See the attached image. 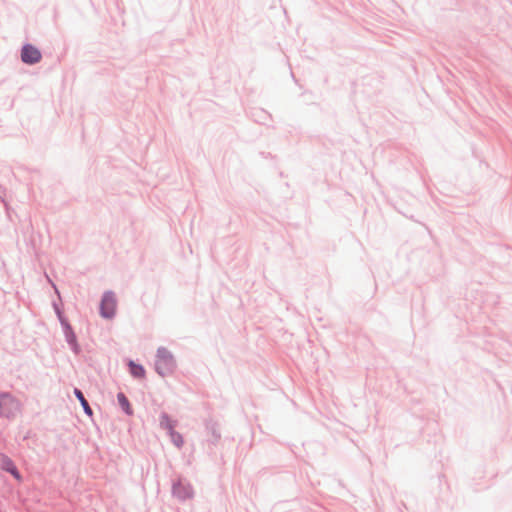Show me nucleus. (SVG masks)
Returning a JSON list of instances; mask_svg holds the SVG:
<instances>
[{
	"label": "nucleus",
	"mask_w": 512,
	"mask_h": 512,
	"mask_svg": "<svg viewBox=\"0 0 512 512\" xmlns=\"http://www.w3.org/2000/svg\"><path fill=\"white\" fill-rule=\"evenodd\" d=\"M161 425L162 427H164L165 429H167L169 432H171L172 430H174V425L172 423V421L168 418V416L166 415H163L162 416V420H161Z\"/></svg>",
	"instance_id": "9"
},
{
	"label": "nucleus",
	"mask_w": 512,
	"mask_h": 512,
	"mask_svg": "<svg viewBox=\"0 0 512 512\" xmlns=\"http://www.w3.org/2000/svg\"><path fill=\"white\" fill-rule=\"evenodd\" d=\"M7 460H9V459L5 458L3 460V467L5 468V470H7V468H11V466L8 464Z\"/></svg>",
	"instance_id": "11"
},
{
	"label": "nucleus",
	"mask_w": 512,
	"mask_h": 512,
	"mask_svg": "<svg viewBox=\"0 0 512 512\" xmlns=\"http://www.w3.org/2000/svg\"><path fill=\"white\" fill-rule=\"evenodd\" d=\"M170 433V437H171V440L173 441V443L177 446V447H181L184 443L183 441V437L181 434L175 432L174 430H172Z\"/></svg>",
	"instance_id": "8"
},
{
	"label": "nucleus",
	"mask_w": 512,
	"mask_h": 512,
	"mask_svg": "<svg viewBox=\"0 0 512 512\" xmlns=\"http://www.w3.org/2000/svg\"><path fill=\"white\" fill-rule=\"evenodd\" d=\"M129 368H130V373L134 377H136V378H144L145 377V369L143 368V366L136 364L133 361H130Z\"/></svg>",
	"instance_id": "5"
},
{
	"label": "nucleus",
	"mask_w": 512,
	"mask_h": 512,
	"mask_svg": "<svg viewBox=\"0 0 512 512\" xmlns=\"http://www.w3.org/2000/svg\"><path fill=\"white\" fill-rule=\"evenodd\" d=\"M155 367L156 371L161 376H165L172 372L174 368V360L169 351L164 348L158 350Z\"/></svg>",
	"instance_id": "1"
},
{
	"label": "nucleus",
	"mask_w": 512,
	"mask_h": 512,
	"mask_svg": "<svg viewBox=\"0 0 512 512\" xmlns=\"http://www.w3.org/2000/svg\"><path fill=\"white\" fill-rule=\"evenodd\" d=\"M118 402L120 404V406L128 413V414H131L132 411H131V406L129 404V401L128 399L125 397V395L123 393H119L118 396Z\"/></svg>",
	"instance_id": "7"
},
{
	"label": "nucleus",
	"mask_w": 512,
	"mask_h": 512,
	"mask_svg": "<svg viewBox=\"0 0 512 512\" xmlns=\"http://www.w3.org/2000/svg\"><path fill=\"white\" fill-rule=\"evenodd\" d=\"M74 393H75L76 397L79 399V401H80L81 405L83 406L85 412L88 415H92V410H91L88 402L84 398L83 393L80 390H78V389H75Z\"/></svg>",
	"instance_id": "6"
},
{
	"label": "nucleus",
	"mask_w": 512,
	"mask_h": 512,
	"mask_svg": "<svg viewBox=\"0 0 512 512\" xmlns=\"http://www.w3.org/2000/svg\"><path fill=\"white\" fill-rule=\"evenodd\" d=\"M41 53L40 51L30 45H24L21 51V59L26 64H35L38 63L41 60Z\"/></svg>",
	"instance_id": "4"
},
{
	"label": "nucleus",
	"mask_w": 512,
	"mask_h": 512,
	"mask_svg": "<svg viewBox=\"0 0 512 512\" xmlns=\"http://www.w3.org/2000/svg\"><path fill=\"white\" fill-rule=\"evenodd\" d=\"M20 411L19 402L10 394H0V415L10 418L14 417Z\"/></svg>",
	"instance_id": "2"
},
{
	"label": "nucleus",
	"mask_w": 512,
	"mask_h": 512,
	"mask_svg": "<svg viewBox=\"0 0 512 512\" xmlns=\"http://www.w3.org/2000/svg\"><path fill=\"white\" fill-rule=\"evenodd\" d=\"M7 462L11 466V468H7V471L10 472L17 480H20L21 476H20L18 470L16 469V467L14 466V464L12 463V461L7 460Z\"/></svg>",
	"instance_id": "10"
},
{
	"label": "nucleus",
	"mask_w": 512,
	"mask_h": 512,
	"mask_svg": "<svg viewBox=\"0 0 512 512\" xmlns=\"http://www.w3.org/2000/svg\"><path fill=\"white\" fill-rule=\"evenodd\" d=\"M116 306L117 302L114 294L111 292L105 293L100 305L101 315L105 318L113 317L116 311Z\"/></svg>",
	"instance_id": "3"
}]
</instances>
